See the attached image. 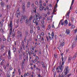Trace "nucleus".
<instances>
[{
    "label": "nucleus",
    "instance_id": "1",
    "mask_svg": "<svg viewBox=\"0 0 77 77\" xmlns=\"http://www.w3.org/2000/svg\"><path fill=\"white\" fill-rule=\"evenodd\" d=\"M56 70L57 72H62L63 70V67H62V65H61L57 68Z\"/></svg>",
    "mask_w": 77,
    "mask_h": 77
},
{
    "label": "nucleus",
    "instance_id": "2",
    "mask_svg": "<svg viewBox=\"0 0 77 77\" xmlns=\"http://www.w3.org/2000/svg\"><path fill=\"white\" fill-rule=\"evenodd\" d=\"M63 19L61 20L59 23V24L61 22V25H63V24H65V26H66L67 24H68V20H65L64 22H62V21H63Z\"/></svg>",
    "mask_w": 77,
    "mask_h": 77
},
{
    "label": "nucleus",
    "instance_id": "3",
    "mask_svg": "<svg viewBox=\"0 0 77 77\" xmlns=\"http://www.w3.org/2000/svg\"><path fill=\"white\" fill-rule=\"evenodd\" d=\"M64 71H65V72H66L67 73H68V72H69V69L68 66L66 67L64 70Z\"/></svg>",
    "mask_w": 77,
    "mask_h": 77
},
{
    "label": "nucleus",
    "instance_id": "4",
    "mask_svg": "<svg viewBox=\"0 0 77 77\" xmlns=\"http://www.w3.org/2000/svg\"><path fill=\"white\" fill-rule=\"evenodd\" d=\"M54 32H52L51 33V34L50 35L52 37L51 38V37H50V35L49 36V38L50 39H51V40H52V39H53V38H54Z\"/></svg>",
    "mask_w": 77,
    "mask_h": 77
},
{
    "label": "nucleus",
    "instance_id": "5",
    "mask_svg": "<svg viewBox=\"0 0 77 77\" xmlns=\"http://www.w3.org/2000/svg\"><path fill=\"white\" fill-rule=\"evenodd\" d=\"M25 4L24 3H23L22 4V8L23 9V12H24L26 11V10H25V9L26 8V7H25Z\"/></svg>",
    "mask_w": 77,
    "mask_h": 77
},
{
    "label": "nucleus",
    "instance_id": "6",
    "mask_svg": "<svg viewBox=\"0 0 77 77\" xmlns=\"http://www.w3.org/2000/svg\"><path fill=\"white\" fill-rule=\"evenodd\" d=\"M12 21H11L10 24V27L11 28V29H10V32H12Z\"/></svg>",
    "mask_w": 77,
    "mask_h": 77
},
{
    "label": "nucleus",
    "instance_id": "7",
    "mask_svg": "<svg viewBox=\"0 0 77 77\" xmlns=\"http://www.w3.org/2000/svg\"><path fill=\"white\" fill-rule=\"evenodd\" d=\"M17 33L18 35H20V37H22L23 36V35H22V33L20 31H18Z\"/></svg>",
    "mask_w": 77,
    "mask_h": 77
},
{
    "label": "nucleus",
    "instance_id": "8",
    "mask_svg": "<svg viewBox=\"0 0 77 77\" xmlns=\"http://www.w3.org/2000/svg\"><path fill=\"white\" fill-rule=\"evenodd\" d=\"M70 31L68 29H67L66 30V33L67 34V35H69V33H70Z\"/></svg>",
    "mask_w": 77,
    "mask_h": 77
},
{
    "label": "nucleus",
    "instance_id": "9",
    "mask_svg": "<svg viewBox=\"0 0 77 77\" xmlns=\"http://www.w3.org/2000/svg\"><path fill=\"white\" fill-rule=\"evenodd\" d=\"M30 2H27V5L26 6V7H27V8H29L30 7Z\"/></svg>",
    "mask_w": 77,
    "mask_h": 77
},
{
    "label": "nucleus",
    "instance_id": "10",
    "mask_svg": "<svg viewBox=\"0 0 77 77\" xmlns=\"http://www.w3.org/2000/svg\"><path fill=\"white\" fill-rule=\"evenodd\" d=\"M65 45V43L63 42H62L61 43V44H60V45L59 46V47H63V45Z\"/></svg>",
    "mask_w": 77,
    "mask_h": 77
},
{
    "label": "nucleus",
    "instance_id": "11",
    "mask_svg": "<svg viewBox=\"0 0 77 77\" xmlns=\"http://www.w3.org/2000/svg\"><path fill=\"white\" fill-rule=\"evenodd\" d=\"M74 0H72L71 5V6L70 7V10H71V8H72V5H73V3H74Z\"/></svg>",
    "mask_w": 77,
    "mask_h": 77
},
{
    "label": "nucleus",
    "instance_id": "12",
    "mask_svg": "<svg viewBox=\"0 0 77 77\" xmlns=\"http://www.w3.org/2000/svg\"><path fill=\"white\" fill-rule=\"evenodd\" d=\"M34 20H37V21H38V17H37L36 16H34Z\"/></svg>",
    "mask_w": 77,
    "mask_h": 77
},
{
    "label": "nucleus",
    "instance_id": "13",
    "mask_svg": "<svg viewBox=\"0 0 77 77\" xmlns=\"http://www.w3.org/2000/svg\"><path fill=\"white\" fill-rule=\"evenodd\" d=\"M11 50H9V51H8V55H9V58H11Z\"/></svg>",
    "mask_w": 77,
    "mask_h": 77
},
{
    "label": "nucleus",
    "instance_id": "14",
    "mask_svg": "<svg viewBox=\"0 0 77 77\" xmlns=\"http://www.w3.org/2000/svg\"><path fill=\"white\" fill-rule=\"evenodd\" d=\"M4 62H5V60H2V61L1 62L0 64L1 65H3Z\"/></svg>",
    "mask_w": 77,
    "mask_h": 77
},
{
    "label": "nucleus",
    "instance_id": "15",
    "mask_svg": "<svg viewBox=\"0 0 77 77\" xmlns=\"http://www.w3.org/2000/svg\"><path fill=\"white\" fill-rule=\"evenodd\" d=\"M23 21H24V20H23V18L22 17H21V19L20 21V23H21V24H22Z\"/></svg>",
    "mask_w": 77,
    "mask_h": 77
},
{
    "label": "nucleus",
    "instance_id": "16",
    "mask_svg": "<svg viewBox=\"0 0 77 77\" xmlns=\"http://www.w3.org/2000/svg\"><path fill=\"white\" fill-rule=\"evenodd\" d=\"M44 9L45 11H46L47 10V9H46V8H45L44 7H42V9H40V11H41V10L42 11V10H43V9Z\"/></svg>",
    "mask_w": 77,
    "mask_h": 77
},
{
    "label": "nucleus",
    "instance_id": "17",
    "mask_svg": "<svg viewBox=\"0 0 77 77\" xmlns=\"http://www.w3.org/2000/svg\"><path fill=\"white\" fill-rule=\"evenodd\" d=\"M34 10H33V12L36 13V7L34 8Z\"/></svg>",
    "mask_w": 77,
    "mask_h": 77
},
{
    "label": "nucleus",
    "instance_id": "18",
    "mask_svg": "<svg viewBox=\"0 0 77 77\" xmlns=\"http://www.w3.org/2000/svg\"><path fill=\"white\" fill-rule=\"evenodd\" d=\"M33 19V17L32 16L28 20L29 22L31 21V20Z\"/></svg>",
    "mask_w": 77,
    "mask_h": 77
},
{
    "label": "nucleus",
    "instance_id": "19",
    "mask_svg": "<svg viewBox=\"0 0 77 77\" xmlns=\"http://www.w3.org/2000/svg\"><path fill=\"white\" fill-rule=\"evenodd\" d=\"M5 46H2L1 48V49L2 51V50H4V47H5Z\"/></svg>",
    "mask_w": 77,
    "mask_h": 77
},
{
    "label": "nucleus",
    "instance_id": "20",
    "mask_svg": "<svg viewBox=\"0 0 77 77\" xmlns=\"http://www.w3.org/2000/svg\"><path fill=\"white\" fill-rule=\"evenodd\" d=\"M37 38L38 39H40L41 38V35H38L37 36Z\"/></svg>",
    "mask_w": 77,
    "mask_h": 77
},
{
    "label": "nucleus",
    "instance_id": "21",
    "mask_svg": "<svg viewBox=\"0 0 77 77\" xmlns=\"http://www.w3.org/2000/svg\"><path fill=\"white\" fill-rule=\"evenodd\" d=\"M42 18V17L40 16V17H38V21L39 22V21H40V19H41Z\"/></svg>",
    "mask_w": 77,
    "mask_h": 77
},
{
    "label": "nucleus",
    "instance_id": "22",
    "mask_svg": "<svg viewBox=\"0 0 77 77\" xmlns=\"http://www.w3.org/2000/svg\"><path fill=\"white\" fill-rule=\"evenodd\" d=\"M22 57V54H20L19 55V59H20V60H21V59L22 58L21 57Z\"/></svg>",
    "mask_w": 77,
    "mask_h": 77
},
{
    "label": "nucleus",
    "instance_id": "23",
    "mask_svg": "<svg viewBox=\"0 0 77 77\" xmlns=\"http://www.w3.org/2000/svg\"><path fill=\"white\" fill-rule=\"evenodd\" d=\"M71 19L72 22L75 21V20L74 19V18L73 17H72V18H71Z\"/></svg>",
    "mask_w": 77,
    "mask_h": 77
},
{
    "label": "nucleus",
    "instance_id": "24",
    "mask_svg": "<svg viewBox=\"0 0 77 77\" xmlns=\"http://www.w3.org/2000/svg\"><path fill=\"white\" fill-rule=\"evenodd\" d=\"M22 18H23V20H25L26 19H27L26 17H24V16H22Z\"/></svg>",
    "mask_w": 77,
    "mask_h": 77
},
{
    "label": "nucleus",
    "instance_id": "25",
    "mask_svg": "<svg viewBox=\"0 0 77 77\" xmlns=\"http://www.w3.org/2000/svg\"><path fill=\"white\" fill-rule=\"evenodd\" d=\"M35 15H36V16L37 17H38H38H39V16H40L39 14H38V13L36 14H35Z\"/></svg>",
    "mask_w": 77,
    "mask_h": 77
},
{
    "label": "nucleus",
    "instance_id": "26",
    "mask_svg": "<svg viewBox=\"0 0 77 77\" xmlns=\"http://www.w3.org/2000/svg\"><path fill=\"white\" fill-rule=\"evenodd\" d=\"M25 22L26 24H27V23L29 22V20H28L27 19H26L25 21Z\"/></svg>",
    "mask_w": 77,
    "mask_h": 77
},
{
    "label": "nucleus",
    "instance_id": "27",
    "mask_svg": "<svg viewBox=\"0 0 77 77\" xmlns=\"http://www.w3.org/2000/svg\"><path fill=\"white\" fill-rule=\"evenodd\" d=\"M26 36L27 37L28 36V32L27 31H26L25 32Z\"/></svg>",
    "mask_w": 77,
    "mask_h": 77
},
{
    "label": "nucleus",
    "instance_id": "28",
    "mask_svg": "<svg viewBox=\"0 0 77 77\" xmlns=\"http://www.w3.org/2000/svg\"><path fill=\"white\" fill-rule=\"evenodd\" d=\"M59 0H57V3L55 5V7L56 8H57V3H58V2H59Z\"/></svg>",
    "mask_w": 77,
    "mask_h": 77
},
{
    "label": "nucleus",
    "instance_id": "29",
    "mask_svg": "<svg viewBox=\"0 0 77 77\" xmlns=\"http://www.w3.org/2000/svg\"><path fill=\"white\" fill-rule=\"evenodd\" d=\"M33 29H31L30 30V33L31 34H32L33 33Z\"/></svg>",
    "mask_w": 77,
    "mask_h": 77
},
{
    "label": "nucleus",
    "instance_id": "30",
    "mask_svg": "<svg viewBox=\"0 0 77 77\" xmlns=\"http://www.w3.org/2000/svg\"><path fill=\"white\" fill-rule=\"evenodd\" d=\"M13 50L14 51V53L15 52H16L17 49H16V48H14L13 49Z\"/></svg>",
    "mask_w": 77,
    "mask_h": 77
},
{
    "label": "nucleus",
    "instance_id": "31",
    "mask_svg": "<svg viewBox=\"0 0 77 77\" xmlns=\"http://www.w3.org/2000/svg\"><path fill=\"white\" fill-rule=\"evenodd\" d=\"M27 24H28L29 26H30L31 25V21L29 22Z\"/></svg>",
    "mask_w": 77,
    "mask_h": 77
},
{
    "label": "nucleus",
    "instance_id": "32",
    "mask_svg": "<svg viewBox=\"0 0 77 77\" xmlns=\"http://www.w3.org/2000/svg\"><path fill=\"white\" fill-rule=\"evenodd\" d=\"M68 73H66V72H65V75L64 76V77H66V75L68 74Z\"/></svg>",
    "mask_w": 77,
    "mask_h": 77
},
{
    "label": "nucleus",
    "instance_id": "33",
    "mask_svg": "<svg viewBox=\"0 0 77 77\" xmlns=\"http://www.w3.org/2000/svg\"><path fill=\"white\" fill-rule=\"evenodd\" d=\"M18 72H19V75H20V74H21V71L20 70V69H19L18 70Z\"/></svg>",
    "mask_w": 77,
    "mask_h": 77
},
{
    "label": "nucleus",
    "instance_id": "34",
    "mask_svg": "<svg viewBox=\"0 0 77 77\" xmlns=\"http://www.w3.org/2000/svg\"><path fill=\"white\" fill-rule=\"evenodd\" d=\"M24 41H22L21 43L22 46L23 45H24Z\"/></svg>",
    "mask_w": 77,
    "mask_h": 77
},
{
    "label": "nucleus",
    "instance_id": "35",
    "mask_svg": "<svg viewBox=\"0 0 77 77\" xmlns=\"http://www.w3.org/2000/svg\"><path fill=\"white\" fill-rule=\"evenodd\" d=\"M8 40H7V41H8V42H10V41H11V38H8Z\"/></svg>",
    "mask_w": 77,
    "mask_h": 77
},
{
    "label": "nucleus",
    "instance_id": "36",
    "mask_svg": "<svg viewBox=\"0 0 77 77\" xmlns=\"http://www.w3.org/2000/svg\"><path fill=\"white\" fill-rule=\"evenodd\" d=\"M42 4H40V9H42Z\"/></svg>",
    "mask_w": 77,
    "mask_h": 77
},
{
    "label": "nucleus",
    "instance_id": "37",
    "mask_svg": "<svg viewBox=\"0 0 77 77\" xmlns=\"http://www.w3.org/2000/svg\"><path fill=\"white\" fill-rule=\"evenodd\" d=\"M66 60V58H63V60H62V62H63V61H64V62H65V60Z\"/></svg>",
    "mask_w": 77,
    "mask_h": 77
},
{
    "label": "nucleus",
    "instance_id": "38",
    "mask_svg": "<svg viewBox=\"0 0 77 77\" xmlns=\"http://www.w3.org/2000/svg\"><path fill=\"white\" fill-rule=\"evenodd\" d=\"M58 77H64V76L63 75H60L58 76Z\"/></svg>",
    "mask_w": 77,
    "mask_h": 77
},
{
    "label": "nucleus",
    "instance_id": "39",
    "mask_svg": "<svg viewBox=\"0 0 77 77\" xmlns=\"http://www.w3.org/2000/svg\"><path fill=\"white\" fill-rule=\"evenodd\" d=\"M71 75V73H70L69 74H68L67 76V77H69V76H70Z\"/></svg>",
    "mask_w": 77,
    "mask_h": 77
},
{
    "label": "nucleus",
    "instance_id": "40",
    "mask_svg": "<svg viewBox=\"0 0 77 77\" xmlns=\"http://www.w3.org/2000/svg\"><path fill=\"white\" fill-rule=\"evenodd\" d=\"M42 24H44V20H42Z\"/></svg>",
    "mask_w": 77,
    "mask_h": 77
},
{
    "label": "nucleus",
    "instance_id": "41",
    "mask_svg": "<svg viewBox=\"0 0 77 77\" xmlns=\"http://www.w3.org/2000/svg\"><path fill=\"white\" fill-rule=\"evenodd\" d=\"M71 58H69L68 60V61L69 62H70V60H71Z\"/></svg>",
    "mask_w": 77,
    "mask_h": 77
},
{
    "label": "nucleus",
    "instance_id": "42",
    "mask_svg": "<svg viewBox=\"0 0 77 77\" xmlns=\"http://www.w3.org/2000/svg\"><path fill=\"white\" fill-rule=\"evenodd\" d=\"M70 13V11H69L68 13L67 14V15L69 17V13Z\"/></svg>",
    "mask_w": 77,
    "mask_h": 77
},
{
    "label": "nucleus",
    "instance_id": "43",
    "mask_svg": "<svg viewBox=\"0 0 77 77\" xmlns=\"http://www.w3.org/2000/svg\"><path fill=\"white\" fill-rule=\"evenodd\" d=\"M22 47V48H23V49H24V48H25V45L22 46V47Z\"/></svg>",
    "mask_w": 77,
    "mask_h": 77
},
{
    "label": "nucleus",
    "instance_id": "44",
    "mask_svg": "<svg viewBox=\"0 0 77 77\" xmlns=\"http://www.w3.org/2000/svg\"><path fill=\"white\" fill-rule=\"evenodd\" d=\"M75 27V26L74 25H72V29L74 28Z\"/></svg>",
    "mask_w": 77,
    "mask_h": 77
},
{
    "label": "nucleus",
    "instance_id": "45",
    "mask_svg": "<svg viewBox=\"0 0 77 77\" xmlns=\"http://www.w3.org/2000/svg\"><path fill=\"white\" fill-rule=\"evenodd\" d=\"M24 65L23 64L22 65V69H24Z\"/></svg>",
    "mask_w": 77,
    "mask_h": 77
},
{
    "label": "nucleus",
    "instance_id": "46",
    "mask_svg": "<svg viewBox=\"0 0 77 77\" xmlns=\"http://www.w3.org/2000/svg\"><path fill=\"white\" fill-rule=\"evenodd\" d=\"M63 53H62L61 54V56H62V60L63 61Z\"/></svg>",
    "mask_w": 77,
    "mask_h": 77
},
{
    "label": "nucleus",
    "instance_id": "47",
    "mask_svg": "<svg viewBox=\"0 0 77 77\" xmlns=\"http://www.w3.org/2000/svg\"><path fill=\"white\" fill-rule=\"evenodd\" d=\"M35 5H34V4L33 3L31 5V7H32V8H34V6Z\"/></svg>",
    "mask_w": 77,
    "mask_h": 77
},
{
    "label": "nucleus",
    "instance_id": "48",
    "mask_svg": "<svg viewBox=\"0 0 77 77\" xmlns=\"http://www.w3.org/2000/svg\"><path fill=\"white\" fill-rule=\"evenodd\" d=\"M3 68L5 69H6V66L5 65H4L3 66Z\"/></svg>",
    "mask_w": 77,
    "mask_h": 77
},
{
    "label": "nucleus",
    "instance_id": "49",
    "mask_svg": "<svg viewBox=\"0 0 77 77\" xmlns=\"http://www.w3.org/2000/svg\"><path fill=\"white\" fill-rule=\"evenodd\" d=\"M20 51H23V49L22 48V47H20Z\"/></svg>",
    "mask_w": 77,
    "mask_h": 77
},
{
    "label": "nucleus",
    "instance_id": "50",
    "mask_svg": "<svg viewBox=\"0 0 77 77\" xmlns=\"http://www.w3.org/2000/svg\"><path fill=\"white\" fill-rule=\"evenodd\" d=\"M28 47H29V45H28V43H27V45L26 46V48H27Z\"/></svg>",
    "mask_w": 77,
    "mask_h": 77
},
{
    "label": "nucleus",
    "instance_id": "51",
    "mask_svg": "<svg viewBox=\"0 0 77 77\" xmlns=\"http://www.w3.org/2000/svg\"><path fill=\"white\" fill-rule=\"evenodd\" d=\"M55 12H56V11H55V10H54L52 13V14H54V13H55Z\"/></svg>",
    "mask_w": 77,
    "mask_h": 77
},
{
    "label": "nucleus",
    "instance_id": "52",
    "mask_svg": "<svg viewBox=\"0 0 77 77\" xmlns=\"http://www.w3.org/2000/svg\"><path fill=\"white\" fill-rule=\"evenodd\" d=\"M35 23L36 25H38V22H36V21H35Z\"/></svg>",
    "mask_w": 77,
    "mask_h": 77
},
{
    "label": "nucleus",
    "instance_id": "53",
    "mask_svg": "<svg viewBox=\"0 0 77 77\" xmlns=\"http://www.w3.org/2000/svg\"><path fill=\"white\" fill-rule=\"evenodd\" d=\"M31 29H33V26L31 25L30 26Z\"/></svg>",
    "mask_w": 77,
    "mask_h": 77
},
{
    "label": "nucleus",
    "instance_id": "54",
    "mask_svg": "<svg viewBox=\"0 0 77 77\" xmlns=\"http://www.w3.org/2000/svg\"><path fill=\"white\" fill-rule=\"evenodd\" d=\"M35 4L36 5H38V2L36 1L35 2Z\"/></svg>",
    "mask_w": 77,
    "mask_h": 77
},
{
    "label": "nucleus",
    "instance_id": "55",
    "mask_svg": "<svg viewBox=\"0 0 77 77\" xmlns=\"http://www.w3.org/2000/svg\"><path fill=\"white\" fill-rule=\"evenodd\" d=\"M24 41H25V42H26V41H27V39H26V38L25 37L24 39Z\"/></svg>",
    "mask_w": 77,
    "mask_h": 77
},
{
    "label": "nucleus",
    "instance_id": "56",
    "mask_svg": "<svg viewBox=\"0 0 77 77\" xmlns=\"http://www.w3.org/2000/svg\"><path fill=\"white\" fill-rule=\"evenodd\" d=\"M30 74H29V73H26V75H27V76H29Z\"/></svg>",
    "mask_w": 77,
    "mask_h": 77
},
{
    "label": "nucleus",
    "instance_id": "57",
    "mask_svg": "<svg viewBox=\"0 0 77 77\" xmlns=\"http://www.w3.org/2000/svg\"><path fill=\"white\" fill-rule=\"evenodd\" d=\"M46 38H47V41L48 42L49 39H48V36H47V37H46Z\"/></svg>",
    "mask_w": 77,
    "mask_h": 77
},
{
    "label": "nucleus",
    "instance_id": "58",
    "mask_svg": "<svg viewBox=\"0 0 77 77\" xmlns=\"http://www.w3.org/2000/svg\"><path fill=\"white\" fill-rule=\"evenodd\" d=\"M50 27H51L50 25L49 26H48V29H48V30H49V29H50Z\"/></svg>",
    "mask_w": 77,
    "mask_h": 77
},
{
    "label": "nucleus",
    "instance_id": "59",
    "mask_svg": "<svg viewBox=\"0 0 77 77\" xmlns=\"http://www.w3.org/2000/svg\"><path fill=\"white\" fill-rule=\"evenodd\" d=\"M15 34H14L13 35L12 38H14V37H15Z\"/></svg>",
    "mask_w": 77,
    "mask_h": 77
},
{
    "label": "nucleus",
    "instance_id": "60",
    "mask_svg": "<svg viewBox=\"0 0 77 77\" xmlns=\"http://www.w3.org/2000/svg\"><path fill=\"white\" fill-rule=\"evenodd\" d=\"M76 55L75 54L74 55V56L73 57V58H75V57H76Z\"/></svg>",
    "mask_w": 77,
    "mask_h": 77
},
{
    "label": "nucleus",
    "instance_id": "61",
    "mask_svg": "<svg viewBox=\"0 0 77 77\" xmlns=\"http://www.w3.org/2000/svg\"><path fill=\"white\" fill-rule=\"evenodd\" d=\"M4 5H5L4 3H2V4H1V6L2 7L3 6H4Z\"/></svg>",
    "mask_w": 77,
    "mask_h": 77
},
{
    "label": "nucleus",
    "instance_id": "62",
    "mask_svg": "<svg viewBox=\"0 0 77 77\" xmlns=\"http://www.w3.org/2000/svg\"><path fill=\"white\" fill-rule=\"evenodd\" d=\"M33 56H36V54L35 53V54H33Z\"/></svg>",
    "mask_w": 77,
    "mask_h": 77
},
{
    "label": "nucleus",
    "instance_id": "63",
    "mask_svg": "<svg viewBox=\"0 0 77 77\" xmlns=\"http://www.w3.org/2000/svg\"><path fill=\"white\" fill-rule=\"evenodd\" d=\"M25 62H24V61H23L22 62V65H24V63H25Z\"/></svg>",
    "mask_w": 77,
    "mask_h": 77
},
{
    "label": "nucleus",
    "instance_id": "64",
    "mask_svg": "<svg viewBox=\"0 0 77 77\" xmlns=\"http://www.w3.org/2000/svg\"><path fill=\"white\" fill-rule=\"evenodd\" d=\"M42 67H43V68H46V66H44V64L42 66Z\"/></svg>",
    "mask_w": 77,
    "mask_h": 77
}]
</instances>
